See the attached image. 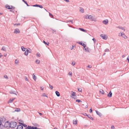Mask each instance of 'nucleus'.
Returning a JSON list of instances; mask_svg holds the SVG:
<instances>
[{
	"instance_id": "14",
	"label": "nucleus",
	"mask_w": 129,
	"mask_h": 129,
	"mask_svg": "<svg viewBox=\"0 0 129 129\" xmlns=\"http://www.w3.org/2000/svg\"><path fill=\"white\" fill-rule=\"evenodd\" d=\"M95 111H96L97 114L99 115L100 117H101L102 116V114L99 112L97 110H95Z\"/></svg>"
},
{
	"instance_id": "36",
	"label": "nucleus",
	"mask_w": 129,
	"mask_h": 129,
	"mask_svg": "<svg viewBox=\"0 0 129 129\" xmlns=\"http://www.w3.org/2000/svg\"><path fill=\"white\" fill-rule=\"evenodd\" d=\"M78 91L80 92H81L82 91V89L81 88H78Z\"/></svg>"
},
{
	"instance_id": "43",
	"label": "nucleus",
	"mask_w": 129,
	"mask_h": 129,
	"mask_svg": "<svg viewBox=\"0 0 129 129\" xmlns=\"http://www.w3.org/2000/svg\"><path fill=\"white\" fill-rule=\"evenodd\" d=\"M109 51V49H106L105 50V52H107Z\"/></svg>"
},
{
	"instance_id": "56",
	"label": "nucleus",
	"mask_w": 129,
	"mask_h": 129,
	"mask_svg": "<svg viewBox=\"0 0 129 129\" xmlns=\"http://www.w3.org/2000/svg\"><path fill=\"white\" fill-rule=\"evenodd\" d=\"M3 56V55H2L1 53H0V58H1Z\"/></svg>"
},
{
	"instance_id": "33",
	"label": "nucleus",
	"mask_w": 129,
	"mask_h": 129,
	"mask_svg": "<svg viewBox=\"0 0 129 129\" xmlns=\"http://www.w3.org/2000/svg\"><path fill=\"white\" fill-rule=\"evenodd\" d=\"M33 79L35 80L36 81V76H35L33 74Z\"/></svg>"
},
{
	"instance_id": "49",
	"label": "nucleus",
	"mask_w": 129,
	"mask_h": 129,
	"mask_svg": "<svg viewBox=\"0 0 129 129\" xmlns=\"http://www.w3.org/2000/svg\"><path fill=\"white\" fill-rule=\"evenodd\" d=\"M92 111V110L91 108L89 110V112L90 113H91Z\"/></svg>"
},
{
	"instance_id": "24",
	"label": "nucleus",
	"mask_w": 129,
	"mask_h": 129,
	"mask_svg": "<svg viewBox=\"0 0 129 129\" xmlns=\"http://www.w3.org/2000/svg\"><path fill=\"white\" fill-rule=\"evenodd\" d=\"M79 29L82 31H83L85 32H86L87 31L86 30H84V29L82 28H80Z\"/></svg>"
},
{
	"instance_id": "18",
	"label": "nucleus",
	"mask_w": 129,
	"mask_h": 129,
	"mask_svg": "<svg viewBox=\"0 0 129 129\" xmlns=\"http://www.w3.org/2000/svg\"><path fill=\"white\" fill-rule=\"evenodd\" d=\"M10 93L11 94H13L16 95H17L16 93V92L15 91L11 90L10 92Z\"/></svg>"
},
{
	"instance_id": "59",
	"label": "nucleus",
	"mask_w": 129,
	"mask_h": 129,
	"mask_svg": "<svg viewBox=\"0 0 129 129\" xmlns=\"http://www.w3.org/2000/svg\"><path fill=\"white\" fill-rule=\"evenodd\" d=\"M64 1H66V2H69V0H64Z\"/></svg>"
},
{
	"instance_id": "12",
	"label": "nucleus",
	"mask_w": 129,
	"mask_h": 129,
	"mask_svg": "<svg viewBox=\"0 0 129 129\" xmlns=\"http://www.w3.org/2000/svg\"><path fill=\"white\" fill-rule=\"evenodd\" d=\"M20 111V109L19 108H16L14 111H12V112H19Z\"/></svg>"
},
{
	"instance_id": "16",
	"label": "nucleus",
	"mask_w": 129,
	"mask_h": 129,
	"mask_svg": "<svg viewBox=\"0 0 129 129\" xmlns=\"http://www.w3.org/2000/svg\"><path fill=\"white\" fill-rule=\"evenodd\" d=\"M121 36H122L123 38L125 39L127 38V37L124 34H122V33L121 34Z\"/></svg>"
},
{
	"instance_id": "46",
	"label": "nucleus",
	"mask_w": 129,
	"mask_h": 129,
	"mask_svg": "<svg viewBox=\"0 0 129 129\" xmlns=\"http://www.w3.org/2000/svg\"><path fill=\"white\" fill-rule=\"evenodd\" d=\"M92 40L93 41L94 43H95L96 42V40L95 38H93L92 39Z\"/></svg>"
},
{
	"instance_id": "28",
	"label": "nucleus",
	"mask_w": 129,
	"mask_h": 129,
	"mask_svg": "<svg viewBox=\"0 0 129 129\" xmlns=\"http://www.w3.org/2000/svg\"><path fill=\"white\" fill-rule=\"evenodd\" d=\"M100 93H101L102 94H104V92L103 90H101L100 91Z\"/></svg>"
},
{
	"instance_id": "54",
	"label": "nucleus",
	"mask_w": 129,
	"mask_h": 129,
	"mask_svg": "<svg viewBox=\"0 0 129 129\" xmlns=\"http://www.w3.org/2000/svg\"><path fill=\"white\" fill-rule=\"evenodd\" d=\"M38 113L41 116L42 115V113H40L39 112H38Z\"/></svg>"
},
{
	"instance_id": "5",
	"label": "nucleus",
	"mask_w": 129,
	"mask_h": 129,
	"mask_svg": "<svg viewBox=\"0 0 129 129\" xmlns=\"http://www.w3.org/2000/svg\"><path fill=\"white\" fill-rule=\"evenodd\" d=\"M6 8L8 9H14L15 8V7H13L12 6H9V5H8L7 6H6Z\"/></svg>"
},
{
	"instance_id": "8",
	"label": "nucleus",
	"mask_w": 129,
	"mask_h": 129,
	"mask_svg": "<svg viewBox=\"0 0 129 129\" xmlns=\"http://www.w3.org/2000/svg\"><path fill=\"white\" fill-rule=\"evenodd\" d=\"M79 44L82 45L83 47L84 48H85L86 47V45L84 43H83L82 42H78Z\"/></svg>"
},
{
	"instance_id": "41",
	"label": "nucleus",
	"mask_w": 129,
	"mask_h": 129,
	"mask_svg": "<svg viewBox=\"0 0 129 129\" xmlns=\"http://www.w3.org/2000/svg\"><path fill=\"white\" fill-rule=\"evenodd\" d=\"M4 77L5 78H7V79H8V77L6 75H4Z\"/></svg>"
},
{
	"instance_id": "19",
	"label": "nucleus",
	"mask_w": 129,
	"mask_h": 129,
	"mask_svg": "<svg viewBox=\"0 0 129 129\" xmlns=\"http://www.w3.org/2000/svg\"><path fill=\"white\" fill-rule=\"evenodd\" d=\"M55 93L56 95L58 97L60 95V94L59 92L58 91H55Z\"/></svg>"
},
{
	"instance_id": "27",
	"label": "nucleus",
	"mask_w": 129,
	"mask_h": 129,
	"mask_svg": "<svg viewBox=\"0 0 129 129\" xmlns=\"http://www.w3.org/2000/svg\"><path fill=\"white\" fill-rule=\"evenodd\" d=\"M14 99H10L9 100V101L8 103H11L12 102H13V100H14Z\"/></svg>"
},
{
	"instance_id": "50",
	"label": "nucleus",
	"mask_w": 129,
	"mask_h": 129,
	"mask_svg": "<svg viewBox=\"0 0 129 129\" xmlns=\"http://www.w3.org/2000/svg\"><path fill=\"white\" fill-rule=\"evenodd\" d=\"M83 115L85 116H87V115H87V114L86 113H84V114H83Z\"/></svg>"
},
{
	"instance_id": "39",
	"label": "nucleus",
	"mask_w": 129,
	"mask_h": 129,
	"mask_svg": "<svg viewBox=\"0 0 129 129\" xmlns=\"http://www.w3.org/2000/svg\"><path fill=\"white\" fill-rule=\"evenodd\" d=\"M49 15L50 16L51 18H53V17L52 15L50 13H49Z\"/></svg>"
},
{
	"instance_id": "63",
	"label": "nucleus",
	"mask_w": 129,
	"mask_h": 129,
	"mask_svg": "<svg viewBox=\"0 0 129 129\" xmlns=\"http://www.w3.org/2000/svg\"><path fill=\"white\" fill-rule=\"evenodd\" d=\"M122 56V57L123 58V57H124L125 56V55H123Z\"/></svg>"
},
{
	"instance_id": "55",
	"label": "nucleus",
	"mask_w": 129,
	"mask_h": 129,
	"mask_svg": "<svg viewBox=\"0 0 129 129\" xmlns=\"http://www.w3.org/2000/svg\"><path fill=\"white\" fill-rule=\"evenodd\" d=\"M25 80L26 81H28V79L27 78V77H26L25 78Z\"/></svg>"
},
{
	"instance_id": "4",
	"label": "nucleus",
	"mask_w": 129,
	"mask_h": 129,
	"mask_svg": "<svg viewBox=\"0 0 129 129\" xmlns=\"http://www.w3.org/2000/svg\"><path fill=\"white\" fill-rule=\"evenodd\" d=\"M72 92L73 93L71 94V97L72 98H73L74 99H75L76 97V93L75 92H73V91H72Z\"/></svg>"
},
{
	"instance_id": "42",
	"label": "nucleus",
	"mask_w": 129,
	"mask_h": 129,
	"mask_svg": "<svg viewBox=\"0 0 129 129\" xmlns=\"http://www.w3.org/2000/svg\"><path fill=\"white\" fill-rule=\"evenodd\" d=\"M75 62H72V65L73 66H74L75 65Z\"/></svg>"
},
{
	"instance_id": "52",
	"label": "nucleus",
	"mask_w": 129,
	"mask_h": 129,
	"mask_svg": "<svg viewBox=\"0 0 129 129\" xmlns=\"http://www.w3.org/2000/svg\"><path fill=\"white\" fill-rule=\"evenodd\" d=\"M114 126H112L111 127V128L114 129Z\"/></svg>"
},
{
	"instance_id": "57",
	"label": "nucleus",
	"mask_w": 129,
	"mask_h": 129,
	"mask_svg": "<svg viewBox=\"0 0 129 129\" xmlns=\"http://www.w3.org/2000/svg\"><path fill=\"white\" fill-rule=\"evenodd\" d=\"M43 96H46L47 97V96L45 94H44V95H43Z\"/></svg>"
},
{
	"instance_id": "60",
	"label": "nucleus",
	"mask_w": 129,
	"mask_h": 129,
	"mask_svg": "<svg viewBox=\"0 0 129 129\" xmlns=\"http://www.w3.org/2000/svg\"><path fill=\"white\" fill-rule=\"evenodd\" d=\"M41 90H43V88H42V87H41Z\"/></svg>"
},
{
	"instance_id": "21",
	"label": "nucleus",
	"mask_w": 129,
	"mask_h": 129,
	"mask_svg": "<svg viewBox=\"0 0 129 129\" xmlns=\"http://www.w3.org/2000/svg\"><path fill=\"white\" fill-rule=\"evenodd\" d=\"M28 50L27 49L26 51L25 50V52L24 53V54L25 55L27 56V55H28Z\"/></svg>"
},
{
	"instance_id": "13",
	"label": "nucleus",
	"mask_w": 129,
	"mask_h": 129,
	"mask_svg": "<svg viewBox=\"0 0 129 129\" xmlns=\"http://www.w3.org/2000/svg\"><path fill=\"white\" fill-rule=\"evenodd\" d=\"M19 124H21L22 126H23L24 127H27V125L23 123L20 122H19Z\"/></svg>"
},
{
	"instance_id": "11",
	"label": "nucleus",
	"mask_w": 129,
	"mask_h": 129,
	"mask_svg": "<svg viewBox=\"0 0 129 129\" xmlns=\"http://www.w3.org/2000/svg\"><path fill=\"white\" fill-rule=\"evenodd\" d=\"M32 6L33 7H39L41 8H43V7L42 6L40 5H37V4H36L34 5H33Z\"/></svg>"
},
{
	"instance_id": "9",
	"label": "nucleus",
	"mask_w": 129,
	"mask_h": 129,
	"mask_svg": "<svg viewBox=\"0 0 129 129\" xmlns=\"http://www.w3.org/2000/svg\"><path fill=\"white\" fill-rule=\"evenodd\" d=\"M20 33V31L19 29L18 28L15 29L14 32V33L16 34H17L18 33Z\"/></svg>"
},
{
	"instance_id": "64",
	"label": "nucleus",
	"mask_w": 129,
	"mask_h": 129,
	"mask_svg": "<svg viewBox=\"0 0 129 129\" xmlns=\"http://www.w3.org/2000/svg\"><path fill=\"white\" fill-rule=\"evenodd\" d=\"M121 33H119V36H121Z\"/></svg>"
},
{
	"instance_id": "3",
	"label": "nucleus",
	"mask_w": 129,
	"mask_h": 129,
	"mask_svg": "<svg viewBox=\"0 0 129 129\" xmlns=\"http://www.w3.org/2000/svg\"><path fill=\"white\" fill-rule=\"evenodd\" d=\"M4 125L5 128H10V123L9 122V121H7L5 122Z\"/></svg>"
},
{
	"instance_id": "17",
	"label": "nucleus",
	"mask_w": 129,
	"mask_h": 129,
	"mask_svg": "<svg viewBox=\"0 0 129 129\" xmlns=\"http://www.w3.org/2000/svg\"><path fill=\"white\" fill-rule=\"evenodd\" d=\"M112 93L111 92V91L108 93V94L107 96L109 97H112Z\"/></svg>"
},
{
	"instance_id": "10",
	"label": "nucleus",
	"mask_w": 129,
	"mask_h": 129,
	"mask_svg": "<svg viewBox=\"0 0 129 129\" xmlns=\"http://www.w3.org/2000/svg\"><path fill=\"white\" fill-rule=\"evenodd\" d=\"M23 127L21 124L18 125L16 128V129H22Z\"/></svg>"
},
{
	"instance_id": "34",
	"label": "nucleus",
	"mask_w": 129,
	"mask_h": 129,
	"mask_svg": "<svg viewBox=\"0 0 129 129\" xmlns=\"http://www.w3.org/2000/svg\"><path fill=\"white\" fill-rule=\"evenodd\" d=\"M118 28H119L120 29H121L122 30H124V28L123 27H122L121 26H118L117 27Z\"/></svg>"
},
{
	"instance_id": "26",
	"label": "nucleus",
	"mask_w": 129,
	"mask_h": 129,
	"mask_svg": "<svg viewBox=\"0 0 129 129\" xmlns=\"http://www.w3.org/2000/svg\"><path fill=\"white\" fill-rule=\"evenodd\" d=\"M25 129H32L31 126L28 125L27 127L25 128Z\"/></svg>"
},
{
	"instance_id": "6",
	"label": "nucleus",
	"mask_w": 129,
	"mask_h": 129,
	"mask_svg": "<svg viewBox=\"0 0 129 129\" xmlns=\"http://www.w3.org/2000/svg\"><path fill=\"white\" fill-rule=\"evenodd\" d=\"M4 123H2V122L0 123V128L3 129L5 128V125L3 124Z\"/></svg>"
},
{
	"instance_id": "44",
	"label": "nucleus",
	"mask_w": 129,
	"mask_h": 129,
	"mask_svg": "<svg viewBox=\"0 0 129 129\" xmlns=\"http://www.w3.org/2000/svg\"><path fill=\"white\" fill-rule=\"evenodd\" d=\"M92 67V66L91 65H88L87 67V68H91Z\"/></svg>"
},
{
	"instance_id": "58",
	"label": "nucleus",
	"mask_w": 129,
	"mask_h": 129,
	"mask_svg": "<svg viewBox=\"0 0 129 129\" xmlns=\"http://www.w3.org/2000/svg\"><path fill=\"white\" fill-rule=\"evenodd\" d=\"M88 107V105H86L85 107V108H87Z\"/></svg>"
},
{
	"instance_id": "30",
	"label": "nucleus",
	"mask_w": 129,
	"mask_h": 129,
	"mask_svg": "<svg viewBox=\"0 0 129 129\" xmlns=\"http://www.w3.org/2000/svg\"><path fill=\"white\" fill-rule=\"evenodd\" d=\"M43 42L45 44L47 45H48L49 44V42H46L44 41H43Z\"/></svg>"
},
{
	"instance_id": "29",
	"label": "nucleus",
	"mask_w": 129,
	"mask_h": 129,
	"mask_svg": "<svg viewBox=\"0 0 129 129\" xmlns=\"http://www.w3.org/2000/svg\"><path fill=\"white\" fill-rule=\"evenodd\" d=\"M36 62L37 64H39L40 63V61L38 59H37L36 61Z\"/></svg>"
},
{
	"instance_id": "32",
	"label": "nucleus",
	"mask_w": 129,
	"mask_h": 129,
	"mask_svg": "<svg viewBox=\"0 0 129 129\" xmlns=\"http://www.w3.org/2000/svg\"><path fill=\"white\" fill-rule=\"evenodd\" d=\"M22 0L23 1V2H24V3L27 6H29L28 4H27V3L24 0Z\"/></svg>"
},
{
	"instance_id": "51",
	"label": "nucleus",
	"mask_w": 129,
	"mask_h": 129,
	"mask_svg": "<svg viewBox=\"0 0 129 129\" xmlns=\"http://www.w3.org/2000/svg\"><path fill=\"white\" fill-rule=\"evenodd\" d=\"M127 59L128 60V62H129V56L127 57Z\"/></svg>"
},
{
	"instance_id": "15",
	"label": "nucleus",
	"mask_w": 129,
	"mask_h": 129,
	"mask_svg": "<svg viewBox=\"0 0 129 129\" xmlns=\"http://www.w3.org/2000/svg\"><path fill=\"white\" fill-rule=\"evenodd\" d=\"M103 22L104 24L106 25L108 23V19L105 20L103 21Z\"/></svg>"
},
{
	"instance_id": "31",
	"label": "nucleus",
	"mask_w": 129,
	"mask_h": 129,
	"mask_svg": "<svg viewBox=\"0 0 129 129\" xmlns=\"http://www.w3.org/2000/svg\"><path fill=\"white\" fill-rule=\"evenodd\" d=\"M21 49L23 51H25V48H24V47L22 46L21 47Z\"/></svg>"
},
{
	"instance_id": "2",
	"label": "nucleus",
	"mask_w": 129,
	"mask_h": 129,
	"mask_svg": "<svg viewBox=\"0 0 129 129\" xmlns=\"http://www.w3.org/2000/svg\"><path fill=\"white\" fill-rule=\"evenodd\" d=\"M17 125V123L14 121L10 122V128H14Z\"/></svg>"
},
{
	"instance_id": "62",
	"label": "nucleus",
	"mask_w": 129,
	"mask_h": 129,
	"mask_svg": "<svg viewBox=\"0 0 129 129\" xmlns=\"http://www.w3.org/2000/svg\"><path fill=\"white\" fill-rule=\"evenodd\" d=\"M73 47H74V46H73V47H72V48H71V50H72V49H73Z\"/></svg>"
},
{
	"instance_id": "20",
	"label": "nucleus",
	"mask_w": 129,
	"mask_h": 129,
	"mask_svg": "<svg viewBox=\"0 0 129 129\" xmlns=\"http://www.w3.org/2000/svg\"><path fill=\"white\" fill-rule=\"evenodd\" d=\"M80 11L82 13H83L84 12V9L83 8L80 7Z\"/></svg>"
},
{
	"instance_id": "7",
	"label": "nucleus",
	"mask_w": 129,
	"mask_h": 129,
	"mask_svg": "<svg viewBox=\"0 0 129 129\" xmlns=\"http://www.w3.org/2000/svg\"><path fill=\"white\" fill-rule=\"evenodd\" d=\"M100 36L102 37V38L104 40H106L107 39V37L106 36L103 34H102L100 35Z\"/></svg>"
},
{
	"instance_id": "61",
	"label": "nucleus",
	"mask_w": 129,
	"mask_h": 129,
	"mask_svg": "<svg viewBox=\"0 0 129 129\" xmlns=\"http://www.w3.org/2000/svg\"><path fill=\"white\" fill-rule=\"evenodd\" d=\"M53 31L54 32H55L56 31V30L55 29H53Z\"/></svg>"
},
{
	"instance_id": "22",
	"label": "nucleus",
	"mask_w": 129,
	"mask_h": 129,
	"mask_svg": "<svg viewBox=\"0 0 129 129\" xmlns=\"http://www.w3.org/2000/svg\"><path fill=\"white\" fill-rule=\"evenodd\" d=\"M2 50L4 51H6V49L5 47L3 46L2 47L1 49Z\"/></svg>"
},
{
	"instance_id": "47",
	"label": "nucleus",
	"mask_w": 129,
	"mask_h": 129,
	"mask_svg": "<svg viewBox=\"0 0 129 129\" xmlns=\"http://www.w3.org/2000/svg\"><path fill=\"white\" fill-rule=\"evenodd\" d=\"M20 24L19 23H15L14 24V25H20Z\"/></svg>"
},
{
	"instance_id": "37",
	"label": "nucleus",
	"mask_w": 129,
	"mask_h": 129,
	"mask_svg": "<svg viewBox=\"0 0 129 129\" xmlns=\"http://www.w3.org/2000/svg\"><path fill=\"white\" fill-rule=\"evenodd\" d=\"M85 48V50L86 51H87L88 52H89V48L87 47V48Z\"/></svg>"
},
{
	"instance_id": "48",
	"label": "nucleus",
	"mask_w": 129,
	"mask_h": 129,
	"mask_svg": "<svg viewBox=\"0 0 129 129\" xmlns=\"http://www.w3.org/2000/svg\"><path fill=\"white\" fill-rule=\"evenodd\" d=\"M81 101L80 100H77L76 101V102H78V103H79L80 102H81Z\"/></svg>"
},
{
	"instance_id": "25",
	"label": "nucleus",
	"mask_w": 129,
	"mask_h": 129,
	"mask_svg": "<svg viewBox=\"0 0 129 129\" xmlns=\"http://www.w3.org/2000/svg\"><path fill=\"white\" fill-rule=\"evenodd\" d=\"M77 123V120H73V123L74 124H76Z\"/></svg>"
},
{
	"instance_id": "45",
	"label": "nucleus",
	"mask_w": 129,
	"mask_h": 129,
	"mask_svg": "<svg viewBox=\"0 0 129 129\" xmlns=\"http://www.w3.org/2000/svg\"><path fill=\"white\" fill-rule=\"evenodd\" d=\"M50 87L52 89L53 88V86L52 85H50L49 84Z\"/></svg>"
},
{
	"instance_id": "40",
	"label": "nucleus",
	"mask_w": 129,
	"mask_h": 129,
	"mask_svg": "<svg viewBox=\"0 0 129 129\" xmlns=\"http://www.w3.org/2000/svg\"><path fill=\"white\" fill-rule=\"evenodd\" d=\"M19 62V61L18 60H17V59H16L15 60V63H18Z\"/></svg>"
},
{
	"instance_id": "35",
	"label": "nucleus",
	"mask_w": 129,
	"mask_h": 129,
	"mask_svg": "<svg viewBox=\"0 0 129 129\" xmlns=\"http://www.w3.org/2000/svg\"><path fill=\"white\" fill-rule=\"evenodd\" d=\"M68 75L70 76H72V72H70L68 74Z\"/></svg>"
},
{
	"instance_id": "1",
	"label": "nucleus",
	"mask_w": 129,
	"mask_h": 129,
	"mask_svg": "<svg viewBox=\"0 0 129 129\" xmlns=\"http://www.w3.org/2000/svg\"><path fill=\"white\" fill-rule=\"evenodd\" d=\"M85 18L87 19H89L91 21H96V19L95 18H93L92 16L91 15H87L85 17Z\"/></svg>"
},
{
	"instance_id": "53",
	"label": "nucleus",
	"mask_w": 129,
	"mask_h": 129,
	"mask_svg": "<svg viewBox=\"0 0 129 129\" xmlns=\"http://www.w3.org/2000/svg\"><path fill=\"white\" fill-rule=\"evenodd\" d=\"M68 21V22L70 21V22H71L73 24V20H70V21Z\"/></svg>"
},
{
	"instance_id": "23",
	"label": "nucleus",
	"mask_w": 129,
	"mask_h": 129,
	"mask_svg": "<svg viewBox=\"0 0 129 129\" xmlns=\"http://www.w3.org/2000/svg\"><path fill=\"white\" fill-rule=\"evenodd\" d=\"M87 116L88 117V118H89L91 120H93V117H91L90 115H88Z\"/></svg>"
},
{
	"instance_id": "38",
	"label": "nucleus",
	"mask_w": 129,
	"mask_h": 129,
	"mask_svg": "<svg viewBox=\"0 0 129 129\" xmlns=\"http://www.w3.org/2000/svg\"><path fill=\"white\" fill-rule=\"evenodd\" d=\"M36 55H37V56H38L39 57H40V56H41V55H40V54L39 52H38V53H37L36 54Z\"/></svg>"
}]
</instances>
